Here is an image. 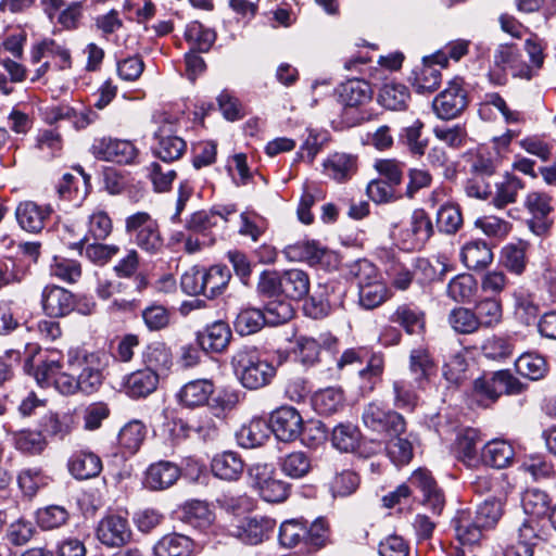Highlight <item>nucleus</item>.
Here are the masks:
<instances>
[{"mask_svg":"<svg viewBox=\"0 0 556 556\" xmlns=\"http://www.w3.org/2000/svg\"><path fill=\"white\" fill-rule=\"evenodd\" d=\"M66 356L68 369L77 372L78 390L85 394L96 392L102 384L105 354L75 346L67 351Z\"/></svg>","mask_w":556,"mask_h":556,"instance_id":"1","label":"nucleus"},{"mask_svg":"<svg viewBox=\"0 0 556 556\" xmlns=\"http://www.w3.org/2000/svg\"><path fill=\"white\" fill-rule=\"evenodd\" d=\"M231 366L241 384L250 390L269 384L276 375L275 366L249 348L240 349L232 355Z\"/></svg>","mask_w":556,"mask_h":556,"instance_id":"2","label":"nucleus"},{"mask_svg":"<svg viewBox=\"0 0 556 556\" xmlns=\"http://www.w3.org/2000/svg\"><path fill=\"white\" fill-rule=\"evenodd\" d=\"M339 102L343 105L342 117L349 127L369 118L364 108L372 100L374 91L363 79H349L338 89Z\"/></svg>","mask_w":556,"mask_h":556,"instance_id":"3","label":"nucleus"},{"mask_svg":"<svg viewBox=\"0 0 556 556\" xmlns=\"http://www.w3.org/2000/svg\"><path fill=\"white\" fill-rule=\"evenodd\" d=\"M125 231L138 248L149 254L163 249V238L156 219L147 212H137L125 219Z\"/></svg>","mask_w":556,"mask_h":556,"instance_id":"4","label":"nucleus"},{"mask_svg":"<svg viewBox=\"0 0 556 556\" xmlns=\"http://www.w3.org/2000/svg\"><path fill=\"white\" fill-rule=\"evenodd\" d=\"M527 384L522 383L509 370H497L475 380L473 395L481 401L495 402L502 394L519 395Z\"/></svg>","mask_w":556,"mask_h":556,"instance_id":"5","label":"nucleus"},{"mask_svg":"<svg viewBox=\"0 0 556 556\" xmlns=\"http://www.w3.org/2000/svg\"><path fill=\"white\" fill-rule=\"evenodd\" d=\"M252 488L268 503H281L289 495V484L276 477L269 464H254L248 469Z\"/></svg>","mask_w":556,"mask_h":556,"instance_id":"6","label":"nucleus"},{"mask_svg":"<svg viewBox=\"0 0 556 556\" xmlns=\"http://www.w3.org/2000/svg\"><path fill=\"white\" fill-rule=\"evenodd\" d=\"M276 528V520L261 515L248 516L231 521L227 531L245 545H258L267 541Z\"/></svg>","mask_w":556,"mask_h":556,"instance_id":"7","label":"nucleus"},{"mask_svg":"<svg viewBox=\"0 0 556 556\" xmlns=\"http://www.w3.org/2000/svg\"><path fill=\"white\" fill-rule=\"evenodd\" d=\"M523 207L530 215L528 228L536 236L547 235L553 225L554 198L545 191L532 190L526 194Z\"/></svg>","mask_w":556,"mask_h":556,"instance_id":"8","label":"nucleus"},{"mask_svg":"<svg viewBox=\"0 0 556 556\" xmlns=\"http://www.w3.org/2000/svg\"><path fill=\"white\" fill-rule=\"evenodd\" d=\"M362 418L367 428L388 435H400L406 428V422L401 414L387 409L377 402L365 406Z\"/></svg>","mask_w":556,"mask_h":556,"instance_id":"9","label":"nucleus"},{"mask_svg":"<svg viewBox=\"0 0 556 556\" xmlns=\"http://www.w3.org/2000/svg\"><path fill=\"white\" fill-rule=\"evenodd\" d=\"M410 494L416 491L421 493V503L434 514H441L445 500L430 471L419 468L408 479Z\"/></svg>","mask_w":556,"mask_h":556,"instance_id":"10","label":"nucleus"},{"mask_svg":"<svg viewBox=\"0 0 556 556\" xmlns=\"http://www.w3.org/2000/svg\"><path fill=\"white\" fill-rule=\"evenodd\" d=\"M269 421L275 437L281 442H293L303 431L302 416L291 406H281L274 410Z\"/></svg>","mask_w":556,"mask_h":556,"instance_id":"11","label":"nucleus"},{"mask_svg":"<svg viewBox=\"0 0 556 556\" xmlns=\"http://www.w3.org/2000/svg\"><path fill=\"white\" fill-rule=\"evenodd\" d=\"M50 205H39L34 201H23L15 208V218L20 227L31 233L40 232L50 218Z\"/></svg>","mask_w":556,"mask_h":556,"instance_id":"12","label":"nucleus"},{"mask_svg":"<svg viewBox=\"0 0 556 556\" xmlns=\"http://www.w3.org/2000/svg\"><path fill=\"white\" fill-rule=\"evenodd\" d=\"M466 105V94L458 80L452 81L433 101V110L442 119L457 116Z\"/></svg>","mask_w":556,"mask_h":556,"instance_id":"13","label":"nucleus"},{"mask_svg":"<svg viewBox=\"0 0 556 556\" xmlns=\"http://www.w3.org/2000/svg\"><path fill=\"white\" fill-rule=\"evenodd\" d=\"M131 531L126 518L118 515L104 517L97 528V538L106 546H121L129 541Z\"/></svg>","mask_w":556,"mask_h":556,"instance_id":"14","label":"nucleus"},{"mask_svg":"<svg viewBox=\"0 0 556 556\" xmlns=\"http://www.w3.org/2000/svg\"><path fill=\"white\" fill-rule=\"evenodd\" d=\"M43 312L50 317H63L75 308V296L59 286H46L41 293Z\"/></svg>","mask_w":556,"mask_h":556,"instance_id":"15","label":"nucleus"},{"mask_svg":"<svg viewBox=\"0 0 556 556\" xmlns=\"http://www.w3.org/2000/svg\"><path fill=\"white\" fill-rule=\"evenodd\" d=\"M91 152L98 160L118 164H129L138 154L132 141H94Z\"/></svg>","mask_w":556,"mask_h":556,"instance_id":"16","label":"nucleus"},{"mask_svg":"<svg viewBox=\"0 0 556 556\" xmlns=\"http://www.w3.org/2000/svg\"><path fill=\"white\" fill-rule=\"evenodd\" d=\"M232 333L224 321H215L197 333L199 346L206 353H222L230 343Z\"/></svg>","mask_w":556,"mask_h":556,"instance_id":"17","label":"nucleus"},{"mask_svg":"<svg viewBox=\"0 0 556 556\" xmlns=\"http://www.w3.org/2000/svg\"><path fill=\"white\" fill-rule=\"evenodd\" d=\"M452 527L455 531L456 539L462 544H475L482 535V526L478 523V519L470 508L457 510L452 519Z\"/></svg>","mask_w":556,"mask_h":556,"instance_id":"18","label":"nucleus"},{"mask_svg":"<svg viewBox=\"0 0 556 556\" xmlns=\"http://www.w3.org/2000/svg\"><path fill=\"white\" fill-rule=\"evenodd\" d=\"M179 476L180 470L175 464L161 460L149 466L143 483L150 490H165L172 486Z\"/></svg>","mask_w":556,"mask_h":556,"instance_id":"19","label":"nucleus"},{"mask_svg":"<svg viewBox=\"0 0 556 556\" xmlns=\"http://www.w3.org/2000/svg\"><path fill=\"white\" fill-rule=\"evenodd\" d=\"M336 342L331 336L320 334L318 339L300 336L295 340L294 354L296 359L304 366H314L319 361L323 345L330 346Z\"/></svg>","mask_w":556,"mask_h":556,"instance_id":"20","label":"nucleus"},{"mask_svg":"<svg viewBox=\"0 0 556 556\" xmlns=\"http://www.w3.org/2000/svg\"><path fill=\"white\" fill-rule=\"evenodd\" d=\"M433 225L424 210H415L410 216L409 227L405 230V241L409 249H420L433 235Z\"/></svg>","mask_w":556,"mask_h":556,"instance_id":"21","label":"nucleus"},{"mask_svg":"<svg viewBox=\"0 0 556 556\" xmlns=\"http://www.w3.org/2000/svg\"><path fill=\"white\" fill-rule=\"evenodd\" d=\"M460 261L469 269L481 270L493 262L492 248L481 239L470 240L460 250Z\"/></svg>","mask_w":556,"mask_h":556,"instance_id":"22","label":"nucleus"},{"mask_svg":"<svg viewBox=\"0 0 556 556\" xmlns=\"http://www.w3.org/2000/svg\"><path fill=\"white\" fill-rule=\"evenodd\" d=\"M71 475L77 480H87L97 477L102 470L100 457L89 451H77L72 454L67 463Z\"/></svg>","mask_w":556,"mask_h":556,"instance_id":"23","label":"nucleus"},{"mask_svg":"<svg viewBox=\"0 0 556 556\" xmlns=\"http://www.w3.org/2000/svg\"><path fill=\"white\" fill-rule=\"evenodd\" d=\"M214 392V383L210 379H195L181 387L177 396L187 407L202 406L207 403Z\"/></svg>","mask_w":556,"mask_h":556,"instance_id":"24","label":"nucleus"},{"mask_svg":"<svg viewBox=\"0 0 556 556\" xmlns=\"http://www.w3.org/2000/svg\"><path fill=\"white\" fill-rule=\"evenodd\" d=\"M211 469L222 480L236 481L244 470V463L237 453L228 451L213 457Z\"/></svg>","mask_w":556,"mask_h":556,"instance_id":"25","label":"nucleus"},{"mask_svg":"<svg viewBox=\"0 0 556 556\" xmlns=\"http://www.w3.org/2000/svg\"><path fill=\"white\" fill-rule=\"evenodd\" d=\"M535 526L534 520H525L518 528L517 541L505 548L504 556H533L540 539Z\"/></svg>","mask_w":556,"mask_h":556,"instance_id":"26","label":"nucleus"},{"mask_svg":"<svg viewBox=\"0 0 556 556\" xmlns=\"http://www.w3.org/2000/svg\"><path fill=\"white\" fill-rule=\"evenodd\" d=\"M433 56L426 58L422 65L413 72L410 81L418 93L433 92L440 85L441 72L437 67Z\"/></svg>","mask_w":556,"mask_h":556,"instance_id":"27","label":"nucleus"},{"mask_svg":"<svg viewBox=\"0 0 556 556\" xmlns=\"http://www.w3.org/2000/svg\"><path fill=\"white\" fill-rule=\"evenodd\" d=\"M329 177L338 182L349 180L357 170V157L348 153H334L325 163Z\"/></svg>","mask_w":556,"mask_h":556,"instance_id":"28","label":"nucleus"},{"mask_svg":"<svg viewBox=\"0 0 556 556\" xmlns=\"http://www.w3.org/2000/svg\"><path fill=\"white\" fill-rule=\"evenodd\" d=\"M159 374L146 368L128 376L125 388L127 394L132 397H146L156 390Z\"/></svg>","mask_w":556,"mask_h":556,"instance_id":"29","label":"nucleus"},{"mask_svg":"<svg viewBox=\"0 0 556 556\" xmlns=\"http://www.w3.org/2000/svg\"><path fill=\"white\" fill-rule=\"evenodd\" d=\"M515 457L513 445L505 441L495 439L488 442L482 451V458L486 465L495 468L509 466Z\"/></svg>","mask_w":556,"mask_h":556,"instance_id":"30","label":"nucleus"},{"mask_svg":"<svg viewBox=\"0 0 556 556\" xmlns=\"http://www.w3.org/2000/svg\"><path fill=\"white\" fill-rule=\"evenodd\" d=\"M155 556H190L192 553V541L178 533L164 535L153 547Z\"/></svg>","mask_w":556,"mask_h":556,"instance_id":"31","label":"nucleus"},{"mask_svg":"<svg viewBox=\"0 0 556 556\" xmlns=\"http://www.w3.org/2000/svg\"><path fill=\"white\" fill-rule=\"evenodd\" d=\"M313 407L320 415H332L344 406V394L340 388H326L313 396Z\"/></svg>","mask_w":556,"mask_h":556,"instance_id":"32","label":"nucleus"},{"mask_svg":"<svg viewBox=\"0 0 556 556\" xmlns=\"http://www.w3.org/2000/svg\"><path fill=\"white\" fill-rule=\"evenodd\" d=\"M525 188L523 181L511 174H506L501 181L495 184V194L493 204L497 208H503L510 203H515L520 190Z\"/></svg>","mask_w":556,"mask_h":556,"instance_id":"33","label":"nucleus"},{"mask_svg":"<svg viewBox=\"0 0 556 556\" xmlns=\"http://www.w3.org/2000/svg\"><path fill=\"white\" fill-rule=\"evenodd\" d=\"M204 296L214 299L220 295L227 288L231 274L227 266L214 265L208 269L203 268Z\"/></svg>","mask_w":556,"mask_h":556,"instance_id":"34","label":"nucleus"},{"mask_svg":"<svg viewBox=\"0 0 556 556\" xmlns=\"http://www.w3.org/2000/svg\"><path fill=\"white\" fill-rule=\"evenodd\" d=\"M409 100L408 88L400 83H387L380 89L378 102L391 111L404 110Z\"/></svg>","mask_w":556,"mask_h":556,"instance_id":"35","label":"nucleus"},{"mask_svg":"<svg viewBox=\"0 0 556 556\" xmlns=\"http://www.w3.org/2000/svg\"><path fill=\"white\" fill-rule=\"evenodd\" d=\"M142 359L147 368L157 374L166 372L173 364L172 352L163 342L149 344L143 351Z\"/></svg>","mask_w":556,"mask_h":556,"instance_id":"36","label":"nucleus"},{"mask_svg":"<svg viewBox=\"0 0 556 556\" xmlns=\"http://www.w3.org/2000/svg\"><path fill=\"white\" fill-rule=\"evenodd\" d=\"M283 296L302 300L309 291L308 275L301 269H289L282 273Z\"/></svg>","mask_w":556,"mask_h":556,"instance_id":"37","label":"nucleus"},{"mask_svg":"<svg viewBox=\"0 0 556 556\" xmlns=\"http://www.w3.org/2000/svg\"><path fill=\"white\" fill-rule=\"evenodd\" d=\"M391 321L402 326L407 333H419L425 327V313L417 307L403 304L392 314Z\"/></svg>","mask_w":556,"mask_h":556,"instance_id":"38","label":"nucleus"},{"mask_svg":"<svg viewBox=\"0 0 556 556\" xmlns=\"http://www.w3.org/2000/svg\"><path fill=\"white\" fill-rule=\"evenodd\" d=\"M529 243L519 240L518 242L508 243L502 249V262L503 265L511 273L521 275L527 266V250Z\"/></svg>","mask_w":556,"mask_h":556,"instance_id":"39","label":"nucleus"},{"mask_svg":"<svg viewBox=\"0 0 556 556\" xmlns=\"http://www.w3.org/2000/svg\"><path fill=\"white\" fill-rule=\"evenodd\" d=\"M39 427L41 433L63 440L73 429V417L50 412L41 417Z\"/></svg>","mask_w":556,"mask_h":556,"instance_id":"40","label":"nucleus"},{"mask_svg":"<svg viewBox=\"0 0 556 556\" xmlns=\"http://www.w3.org/2000/svg\"><path fill=\"white\" fill-rule=\"evenodd\" d=\"M14 447L28 455L41 454L47 447V440L40 431L20 430L12 433Z\"/></svg>","mask_w":556,"mask_h":556,"instance_id":"41","label":"nucleus"},{"mask_svg":"<svg viewBox=\"0 0 556 556\" xmlns=\"http://www.w3.org/2000/svg\"><path fill=\"white\" fill-rule=\"evenodd\" d=\"M48 54H59V68L66 70L72 66V59L70 50L63 46L58 45L52 39H45L41 42L35 45L30 52L33 63H38Z\"/></svg>","mask_w":556,"mask_h":556,"instance_id":"42","label":"nucleus"},{"mask_svg":"<svg viewBox=\"0 0 556 556\" xmlns=\"http://www.w3.org/2000/svg\"><path fill=\"white\" fill-rule=\"evenodd\" d=\"M475 313L480 328L495 327L503 318L502 303L495 298L483 299L476 304Z\"/></svg>","mask_w":556,"mask_h":556,"instance_id":"43","label":"nucleus"},{"mask_svg":"<svg viewBox=\"0 0 556 556\" xmlns=\"http://www.w3.org/2000/svg\"><path fill=\"white\" fill-rule=\"evenodd\" d=\"M390 298V291L381 279L358 288V301L362 307L374 309Z\"/></svg>","mask_w":556,"mask_h":556,"instance_id":"44","label":"nucleus"},{"mask_svg":"<svg viewBox=\"0 0 556 556\" xmlns=\"http://www.w3.org/2000/svg\"><path fill=\"white\" fill-rule=\"evenodd\" d=\"M498 151L495 147L480 144L471 161V173L481 176H492L496 169Z\"/></svg>","mask_w":556,"mask_h":556,"instance_id":"45","label":"nucleus"},{"mask_svg":"<svg viewBox=\"0 0 556 556\" xmlns=\"http://www.w3.org/2000/svg\"><path fill=\"white\" fill-rule=\"evenodd\" d=\"M515 365L520 375L531 380H540L544 378L548 370L545 358L534 353H526L521 355L517 358Z\"/></svg>","mask_w":556,"mask_h":556,"instance_id":"46","label":"nucleus"},{"mask_svg":"<svg viewBox=\"0 0 556 556\" xmlns=\"http://www.w3.org/2000/svg\"><path fill=\"white\" fill-rule=\"evenodd\" d=\"M513 296L516 318L526 326L534 324L540 309L533 296L522 290L515 291Z\"/></svg>","mask_w":556,"mask_h":556,"instance_id":"47","label":"nucleus"},{"mask_svg":"<svg viewBox=\"0 0 556 556\" xmlns=\"http://www.w3.org/2000/svg\"><path fill=\"white\" fill-rule=\"evenodd\" d=\"M266 430L267 427L263 421L252 420L237 431V442L244 448L261 446L267 438Z\"/></svg>","mask_w":556,"mask_h":556,"instance_id":"48","label":"nucleus"},{"mask_svg":"<svg viewBox=\"0 0 556 556\" xmlns=\"http://www.w3.org/2000/svg\"><path fill=\"white\" fill-rule=\"evenodd\" d=\"M361 432L352 424H340L332 430V445L341 452H353L359 444Z\"/></svg>","mask_w":556,"mask_h":556,"instance_id":"49","label":"nucleus"},{"mask_svg":"<svg viewBox=\"0 0 556 556\" xmlns=\"http://www.w3.org/2000/svg\"><path fill=\"white\" fill-rule=\"evenodd\" d=\"M463 226V215L458 205L443 204L437 212V227L446 235L456 233Z\"/></svg>","mask_w":556,"mask_h":556,"instance_id":"50","label":"nucleus"},{"mask_svg":"<svg viewBox=\"0 0 556 556\" xmlns=\"http://www.w3.org/2000/svg\"><path fill=\"white\" fill-rule=\"evenodd\" d=\"M186 40L192 48L200 52H206L216 39L215 31L204 27L200 22H191L185 31Z\"/></svg>","mask_w":556,"mask_h":556,"instance_id":"51","label":"nucleus"},{"mask_svg":"<svg viewBox=\"0 0 556 556\" xmlns=\"http://www.w3.org/2000/svg\"><path fill=\"white\" fill-rule=\"evenodd\" d=\"M146 426L140 420H131L119 431L118 442L129 453H136L146 438Z\"/></svg>","mask_w":556,"mask_h":556,"instance_id":"52","label":"nucleus"},{"mask_svg":"<svg viewBox=\"0 0 556 556\" xmlns=\"http://www.w3.org/2000/svg\"><path fill=\"white\" fill-rule=\"evenodd\" d=\"M113 225L109 214L102 210L93 212L88 219V232L76 243L81 248L83 243L92 237L94 240H104L112 232Z\"/></svg>","mask_w":556,"mask_h":556,"instance_id":"53","label":"nucleus"},{"mask_svg":"<svg viewBox=\"0 0 556 556\" xmlns=\"http://www.w3.org/2000/svg\"><path fill=\"white\" fill-rule=\"evenodd\" d=\"M477 290V281L472 275L460 274L447 285V294L456 302L469 301Z\"/></svg>","mask_w":556,"mask_h":556,"instance_id":"54","label":"nucleus"},{"mask_svg":"<svg viewBox=\"0 0 556 556\" xmlns=\"http://www.w3.org/2000/svg\"><path fill=\"white\" fill-rule=\"evenodd\" d=\"M306 534L307 527L305 523L298 519H290L280 525L278 538L282 546L292 548L301 542L305 543Z\"/></svg>","mask_w":556,"mask_h":556,"instance_id":"55","label":"nucleus"},{"mask_svg":"<svg viewBox=\"0 0 556 556\" xmlns=\"http://www.w3.org/2000/svg\"><path fill=\"white\" fill-rule=\"evenodd\" d=\"M51 276L67 282L75 283L81 277V266L76 260L55 256L50 266Z\"/></svg>","mask_w":556,"mask_h":556,"instance_id":"56","label":"nucleus"},{"mask_svg":"<svg viewBox=\"0 0 556 556\" xmlns=\"http://www.w3.org/2000/svg\"><path fill=\"white\" fill-rule=\"evenodd\" d=\"M70 518L67 509L60 505H50L37 511V523L43 530H52L64 526Z\"/></svg>","mask_w":556,"mask_h":556,"instance_id":"57","label":"nucleus"},{"mask_svg":"<svg viewBox=\"0 0 556 556\" xmlns=\"http://www.w3.org/2000/svg\"><path fill=\"white\" fill-rule=\"evenodd\" d=\"M265 324L261 309L248 308L237 315L235 329L241 336H249L261 330Z\"/></svg>","mask_w":556,"mask_h":556,"instance_id":"58","label":"nucleus"},{"mask_svg":"<svg viewBox=\"0 0 556 556\" xmlns=\"http://www.w3.org/2000/svg\"><path fill=\"white\" fill-rule=\"evenodd\" d=\"M451 327L458 333H473L480 326L475 311L466 307L454 308L448 315Z\"/></svg>","mask_w":556,"mask_h":556,"instance_id":"59","label":"nucleus"},{"mask_svg":"<svg viewBox=\"0 0 556 556\" xmlns=\"http://www.w3.org/2000/svg\"><path fill=\"white\" fill-rule=\"evenodd\" d=\"M521 503L526 514L540 517L548 509L549 496L543 490L528 489L522 495Z\"/></svg>","mask_w":556,"mask_h":556,"instance_id":"60","label":"nucleus"},{"mask_svg":"<svg viewBox=\"0 0 556 556\" xmlns=\"http://www.w3.org/2000/svg\"><path fill=\"white\" fill-rule=\"evenodd\" d=\"M303 308L305 314L314 319L326 317L331 311L328 288L319 287L305 302Z\"/></svg>","mask_w":556,"mask_h":556,"instance_id":"61","label":"nucleus"},{"mask_svg":"<svg viewBox=\"0 0 556 556\" xmlns=\"http://www.w3.org/2000/svg\"><path fill=\"white\" fill-rule=\"evenodd\" d=\"M311 468V459L304 452L290 453L281 462V470L293 479L306 476Z\"/></svg>","mask_w":556,"mask_h":556,"instance_id":"62","label":"nucleus"},{"mask_svg":"<svg viewBox=\"0 0 556 556\" xmlns=\"http://www.w3.org/2000/svg\"><path fill=\"white\" fill-rule=\"evenodd\" d=\"M28 268L21 262L10 257L0 260V288L22 282Z\"/></svg>","mask_w":556,"mask_h":556,"instance_id":"63","label":"nucleus"},{"mask_svg":"<svg viewBox=\"0 0 556 556\" xmlns=\"http://www.w3.org/2000/svg\"><path fill=\"white\" fill-rule=\"evenodd\" d=\"M475 226L486 237L495 240H503L511 230L510 223L496 216L479 217L476 219Z\"/></svg>","mask_w":556,"mask_h":556,"instance_id":"64","label":"nucleus"}]
</instances>
